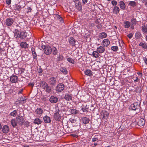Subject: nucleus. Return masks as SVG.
Returning <instances> with one entry per match:
<instances>
[{
	"mask_svg": "<svg viewBox=\"0 0 147 147\" xmlns=\"http://www.w3.org/2000/svg\"><path fill=\"white\" fill-rule=\"evenodd\" d=\"M15 36L17 38L24 39L26 37V35L25 33L23 31L18 32L15 34Z\"/></svg>",
	"mask_w": 147,
	"mask_h": 147,
	"instance_id": "obj_1",
	"label": "nucleus"
},
{
	"mask_svg": "<svg viewBox=\"0 0 147 147\" xmlns=\"http://www.w3.org/2000/svg\"><path fill=\"white\" fill-rule=\"evenodd\" d=\"M16 120V123L19 125H22L24 122V119L22 116L18 115L15 118Z\"/></svg>",
	"mask_w": 147,
	"mask_h": 147,
	"instance_id": "obj_2",
	"label": "nucleus"
},
{
	"mask_svg": "<svg viewBox=\"0 0 147 147\" xmlns=\"http://www.w3.org/2000/svg\"><path fill=\"white\" fill-rule=\"evenodd\" d=\"M56 78L52 77L50 78L49 80V83L51 85L55 86L57 84Z\"/></svg>",
	"mask_w": 147,
	"mask_h": 147,
	"instance_id": "obj_3",
	"label": "nucleus"
},
{
	"mask_svg": "<svg viewBox=\"0 0 147 147\" xmlns=\"http://www.w3.org/2000/svg\"><path fill=\"white\" fill-rule=\"evenodd\" d=\"M44 52L46 55H49L52 52V48L49 46H47L44 48Z\"/></svg>",
	"mask_w": 147,
	"mask_h": 147,
	"instance_id": "obj_4",
	"label": "nucleus"
},
{
	"mask_svg": "<svg viewBox=\"0 0 147 147\" xmlns=\"http://www.w3.org/2000/svg\"><path fill=\"white\" fill-rule=\"evenodd\" d=\"M64 88V85L63 84H59L56 86V90L58 92L62 91Z\"/></svg>",
	"mask_w": 147,
	"mask_h": 147,
	"instance_id": "obj_5",
	"label": "nucleus"
},
{
	"mask_svg": "<svg viewBox=\"0 0 147 147\" xmlns=\"http://www.w3.org/2000/svg\"><path fill=\"white\" fill-rule=\"evenodd\" d=\"M58 100V98L56 96H51L49 99L50 102L53 103H57Z\"/></svg>",
	"mask_w": 147,
	"mask_h": 147,
	"instance_id": "obj_6",
	"label": "nucleus"
},
{
	"mask_svg": "<svg viewBox=\"0 0 147 147\" xmlns=\"http://www.w3.org/2000/svg\"><path fill=\"white\" fill-rule=\"evenodd\" d=\"M139 107V104L137 102L134 103L131 105V109L133 110H136L137 109H138Z\"/></svg>",
	"mask_w": 147,
	"mask_h": 147,
	"instance_id": "obj_7",
	"label": "nucleus"
},
{
	"mask_svg": "<svg viewBox=\"0 0 147 147\" xmlns=\"http://www.w3.org/2000/svg\"><path fill=\"white\" fill-rule=\"evenodd\" d=\"M109 40L107 38L104 39L102 42L101 45L104 47H107L110 44Z\"/></svg>",
	"mask_w": 147,
	"mask_h": 147,
	"instance_id": "obj_8",
	"label": "nucleus"
},
{
	"mask_svg": "<svg viewBox=\"0 0 147 147\" xmlns=\"http://www.w3.org/2000/svg\"><path fill=\"white\" fill-rule=\"evenodd\" d=\"M26 99L27 98L26 97L22 96L18 98V100L19 103L22 104H24L26 102Z\"/></svg>",
	"mask_w": 147,
	"mask_h": 147,
	"instance_id": "obj_9",
	"label": "nucleus"
},
{
	"mask_svg": "<svg viewBox=\"0 0 147 147\" xmlns=\"http://www.w3.org/2000/svg\"><path fill=\"white\" fill-rule=\"evenodd\" d=\"M74 2L76 8L78 11H80L82 9V5L80 1L78 0H76Z\"/></svg>",
	"mask_w": 147,
	"mask_h": 147,
	"instance_id": "obj_10",
	"label": "nucleus"
},
{
	"mask_svg": "<svg viewBox=\"0 0 147 147\" xmlns=\"http://www.w3.org/2000/svg\"><path fill=\"white\" fill-rule=\"evenodd\" d=\"M14 20L13 19L8 18L5 20V24L7 26H10L13 23Z\"/></svg>",
	"mask_w": 147,
	"mask_h": 147,
	"instance_id": "obj_11",
	"label": "nucleus"
},
{
	"mask_svg": "<svg viewBox=\"0 0 147 147\" xmlns=\"http://www.w3.org/2000/svg\"><path fill=\"white\" fill-rule=\"evenodd\" d=\"M53 117L56 121H59L61 118V116L59 113L57 112L55 113L53 115Z\"/></svg>",
	"mask_w": 147,
	"mask_h": 147,
	"instance_id": "obj_12",
	"label": "nucleus"
},
{
	"mask_svg": "<svg viewBox=\"0 0 147 147\" xmlns=\"http://www.w3.org/2000/svg\"><path fill=\"white\" fill-rule=\"evenodd\" d=\"M18 77L16 75H12L10 78V81L12 83H16L18 80Z\"/></svg>",
	"mask_w": 147,
	"mask_h": 147,
	"instance_id": "obj_13",
	"label": "nucleus"
},
{
	"mask_svg": "<svg viewBox=\"0 0 147 147\" xmlns=\"http://www.w3.org/2000/svg\"><path fill=\"white\" fill-rule=\"evenodd\" d=\"M69 41L70 44L73 46H74L75 45L76 41L73 38H69Z\"/></svg>",
	"mask_w": 147,
	"mask_h": 147,
	"instance_id": "obj_14",
	"label": "nucleus"
},
{
	"mask_svg": "<svg viewBox=\"0 0 147 147\" xmlns=\"http://www.w3.org/2000/svg\"><path fill=\"white\" fill-rule=\"evenodd\" d=\"M145 121L144 119L141 118L137 122L138 125L140 126H143L145 124Z\"/></svg>",
	"mask_w": 147,
	"mask_h": 147,
	"instance_id": "obj_15",
	"label": "nucleus"
},
{
	"mask_svg": "<svg viewBox=\"0 0 147 147\" xmlns=\"http://www.w3.org/2000/svg\"><path fill=\"white\" fill-rule=\"evenodd\" d=\"M105 47L102 46H100L99 47H97V51L100 53H103L105 50Z\"/></svg>",
	"mask_w": 147,
	"mask_h": 147,
	"instance_id": "obj_16",
	"label": "nucleus"
},
{
	"mask_svg": "<svg viewBox=\"0 0 147 147\" xmlns=\"http://www.w3.org/2000/svg\"><path fill=\"white\" fill-rule=\"evenodd\" d=\"M9 130V127L7 125L4 126L2 128V131L4 133H7L8 132Z\"/></svg>",
	"mask_w": 147,
	"mask_h": 147,
	"instance_id": "obj_17",
	"label": "nucleus"
},
{
	"mask_svg": "<svg viewBox=\"0 0 147 147\" xmlns=\"http://www.w3.org/2000/svg\"><path fill=\"white\" fill-rule=\"evenodd\" d=\"M82 122L84 124L88 123L90 121V119L87 117H83L82 119Z\"/></svg>",
	"mask_w": 147,
	"mask_h": 147,
	"instance_id": "obj_18",
	"label": "nucleus"
},
{
	"mask_svg": "<svg viewBox=\"0 0 147 147\" xmlns=\"http://www.w3.org/2000/svg\"><path fill=\"white\" fill-rule=\"evenodd\" d=\"M120 9L119 7L117 6H115L114 7L113 9V12L114 13L117 14L119 13Z\"/></svg>",
	"mask_w": 147,
	"mask_h": 147,
	"instance_id": "obj_19",
	"label": "nucleus"
},
{
	"mask_svg": "<svg viewBox=\"0 0 147 147\" xmlns=\"http://www.w3.org/2000/svg\"><path fill=\"white\" fill-rule=\"evenodd\" d=\"M119 5L121 9L123 10H124L125 9L126 6L125 3L123 1H119Z\"/></svg>",
	"mask_w": 147,
	"mask_h": 147,
	"instance_id": "obj_20",
	"label": "nucleus"
},
{
	"mask_svg": "<svg viewBox=\"0 0 147 147\" xmlns=\"http://www.w3.org/2000/svg\"><path fill=\"white\" fill-rule=\"evenodd\" d=\"M43 119L45 122L46 123H50L51 122L50 118L47 115L43 117Z\"/></svg>",
	"mask_w": 147,
	"mask_h": 147,
	"instance_id": "obj_21",
	"label": "nucleus"
},
{
	"mask_svg": "<svg viewBox=\"0 0 147 147\" xmlns=\"http://www.w3.org/2000/svg\"><path fill=\"white\" fill-rule=\"evenodd\" d=\"M20 47L24 48H26L28 47V45L25 42H22L20 44Z\"/></svg>",
	"mask_w": 147,
	"mask_h": 147,
	"instance_id": "obj_22",
	"label": "nucleus"
},
{
	"mask_svg": "<svg viewBox=\"0 0 147 147\" xmlns=\"http://www.w3.org/2000/svg\"><path fill=\"white\" fill-rule=\"evenodd\" d=\"M99 53L97 51H94L92 53V55L93 57L96 58H98L100 55Z\"/></svg>",
	"mask_w": 147,
	"mask_h": 147,
	"instance_id": "obj_23",
	"label": "nucleus"
},
{
	"mask_svg": "<svg viewBox=\"0 0 147 147\" xmlns=\"http://www.w3.org/2000/svg\"><path fill=\"white\" fill-rule=\"evenodd\" d=\"M16 118L12 119L11 121V125L13 127H16L18 124V123H16Z\"/></svg>",
	"mask_w": 147,
	"mask_h": 147,
	"instance_id": "obj_24",
	"label": "nucleus"
},
{
	"mask_svg": "<svg viewBox=\"0 0 147 147\" xmlns=\"http://www.w3.org/2000/svg\"><path fill=\"white\" fill-rule=\"evenodd\" d=\"M72 97L71 94H67L65 95L64 99L67 101H69L72 100Z\"/></svg>",
	"mask_w": 147,
	"mask_h": 147,
	"instance_id": "obj_25",
	"label": "nucleus"
},
{
	"mask_svg": "<svg viewBox=\"0 0 147 147\" xmlns=\"http://www.w3.org/2000/svg\"><path fill=\"white\" fill-rule=\"evenodd\" d=\"M48 84L45 81H42L40 82V87L44 89Z\"/></svg>",
	"mask_w": 147,
	"mask_h": 147,
	"instance_id": "obj_26",
	"label": "nucleus"
},
{
	"mask_svg": "<svg viewBox=\"0 0 147 147\" xmlns=\"http://www.w3.org/2000/svg\"><path fill=\"white\" fill-rule=\"evenodd\" d=\"M44 89L45 92L48 93H50L51 91V88L50 86H49L48 84Z\"/></svg>",
	"mask_w": 147,
	"mask_h": 147,
	"instance_id": "obj_27",
	"label": "nucleus"
},
{
	"mask_svg": "<svg viewBox=\"0 0 147 147\" xmlns=\"http://www.w3.org/2000/svg\"><path fill=\"white\" fill-rule=\"evenodd\" d=\"M36 113L38 115L42 114L43 113V110L40 108H37L35 111Z\"/></svg>",
	"mask_w": 147,
	"mask_h": 147,
	"instance_id": "obj_28",
	"label": "nucleus"
},
{
	"mask_svg": "<svg viewBox=\"0 0 147 147\" xmlns=\"http://www.w3.org/2000/svg\"><path fill=\"white\" fill-rule=\"evenodd\" d=\"M84 73L86 75L89 76H91L92 75V71L89 69H87L85 71Z\"/></svg>",
	"mask_w": 147,
	"mask_h": 147,
	"instance_id": "obj_29",
	"label": "nucleus"
},
{
	"mask_svg": "<svg viewBox=\"0 0 147 147\" xmlns=\"http://www.w3.org/2000/svg\"><path fill=\"white\" fill-rule=\"evenodd\" d=\"M123 24L125 28H128L129 27V26H130L131 24L129 22L126 21L124 22Z\"/></svg>",
	"mask_w": 147,
	"mask_h": 147,
	"instance_id": "obj_30",
	"label": "nucleus"
},
{
	"mask_svg": "<svg viewBox=\"0 0 147 147\" xmlns=\"http://www.w3.org/2000/svg\"><path fill=\"white\" fill-rule=\"evenodd\" d=\"M107 34L105 32H102L99 34V36L100 38H103L107 37Z\"/></svg>",
	"mask_w": 147,
	"mask_h": 147,
	"instance_id": "obj_31",
	"label": "nucleus"
},
{
	"mask_svg": "<svg viewBox=\"0 0 147 147\" xmlns=\"http://www.w3.org/2000/svg\"><path fill=\"white\" fill-rule=\"evenodd\" d=\"M42 121L39 118H36L34 121V123L35 124L39 125L42 123Z\"/></svg>",
	"mask_w": 147,
	"mask_h": 147,
	"instance_id": "obj_32",
	"label": "nucleus"
},
{
	"mask_svg": "<svg viewBox=\"0 0 147 147\" xmlns=\"http://www.w3.org/2000/svg\"><path fill=\"white\" fill-rule=\"evenodd\" d=\"M53 54L54 55H56L57 54L58 50L55 47H53L52 48Z\"/></svg>",
	"mask_w": 147,
	"mask_h": 147,
	"instance_id": "obj_33",
	"label": "nucleus"
},
{
	"mask_svg": "<svg viewBox=\"0 0 147 147\" xmlns=\"http://www.w3.org/2000/svg\"><path fill=\"white\" fill-rule=\"evenodd\" d=\"M71 113L73 114H77L78 113V111L75 109H71L69 110Z\"/></svg>",
	"mask_w": 147,
	"mask_h": 147,
	"instance_id": "obj_34",
	"label": "nucleus"
},
{
	"mask_svg": "<svg viewBox=\"0 0 147 147\" xmlns=\"http://www.w3.org/2000/svg\"><path fill=\"white\" fill-rule=\"evenodd\" d=\"M64 57L62 55L59 54L57 57V59L58 61H61L63 60Z\"/></svg>",
	"mask_w": 147,
	"mask_h": 147,
	"instance_id": "obj_35",
	"label": "nucleus"
},
{
	"mask_svg": "<svg viewBox=\"0 0 147 147\" xmlns=\"http://www.w3.org/2000/svg\"><path fill=\"white\" fill-rule=\"evenodd\" d=\"M22 8V7L21 5L17 4L16 5V6L14 8V9L16 11H20Z\"/></svg>",
	"mask_w": 147,
	"mask_h": 147,
	"instance_id": "obj_36",
	"label": "nucleus"
},
{
	"mask_svg": "<svg viewBox=\"0 0 147 147\" xmlns=\"http://www.w3.org/2000/svg\"><path fill=\"white\" fill-rule=\"evenodd\" d=\"M142 31L145 33L147 32V25L143 24L142 27Z\"/></svg>",
	"mask_w": 147,
	"mask_h": 147,
	"instance_id": "obj_37",
	"label": "nucleus"
},
{
	"mask_svg": "<svg viewBox=\"0 0 147 147\" xmlns=\"http://www.w3.org/2000/svg\"><path fill=\"white\" fill-rule=\"evenodd\" d=\"M17 114V112L16 110H14L13 111L11 112L9 115L10 116L15 117Z\"/></svg>",
	"mask_w": 147,
	"mask_h": 147,
	"instance_id": "obj_38",
	"label": "nucleus"
},
{
	"mask_svg": "<svg viewBox=\"0 0 147 147\" xmlns=\"http://www.w3.org/2000/svg\"><path fill=\"white\" fill-rule=\"evenodd\" d=\"M142 36V35L140 32H137L135 34V37L137 39H140Z\"/></svg>",
	"mask_w": 147,
	"mask_h": 147,
	"instance_id": "obj_39",
	"label": "nucleus"
},
{
	"mask_svg": "<svg viewBox=\"0 0 147 147\" xmlns=\"http://www.w3.org/2000/svg\"><path fill=\"white\" fill-rule=\"evenodd\" d=\"M129 5L134 7L136 6L137 3L134 1H130L129 2Z\"/></svg>",
	"mask_w": 147,
	"mask_h": 147,
	"instance_id": "obj_40",
	"label": "nucleus"
},
{
	"mask_svg": "<svg viewBox=\"0 0 147 147\" xmlns=\"http://www.w3.org/2000/svg\"><path fill=\"white\" fill-rule=\"evenodd\" d=\"M139 45L144 49H147V44L142 42H140Z\"/></svg>",
	"mask_w": 147,
	"mask_h": 147,
	"instance_id": "obj_41",
	"label": "nucleus"
},
{
	"mask_svg": "<svg viewBox=\"0 0 147 147\" xmlns=\"http://www.w3.org/2000/svg\"><path fill=\"white\" fill-rule=\"evenodd\" d=\"M60 71L62 72L64 74H67V72L66 68L65 67H61L60 69Z\"/></svg>",
	"mask_w": 147,
	"mask_h": 147,
	"instance_id": "obj_42",
	"label": "nucleus"
},
{
	"mask_svg": "<svg viewBox=\"0 0 147 147\" xmlns=\"http://www.w3.org/2000/svg\"><path fill=\"white\" fill-rule=\"evenodd\" d=\"M104 118H107L109 115V113L106 111L103 112L102 113Z\"/></svg>",
	"mask_w": 147,
	"mask_h": 147,
	"instance_id": "obj_43",
	"label": "nucleus"
},
{
	"mask_svg": "<svg viewBox=\"0 0 147 147\" xmlns=\"http://www.w3.org/2000/svg\"><path fill=\"white\" fill-rule=\"evenodd\" d=\"M111 49L113 51H116L118 50V47L117 46H112L111 47Z\"/></svg>",
	"mask_w": 147,
	"mask_h": 147,
	"instance_id": "obj_44",
	"label": "nucleus"
},
{
	"mask_svg": "<svg viewBox=\"0 0 147 147\" xmlns=\"http://www.w3.org/2000/svg\"><path fill=\"white\" fill-rule=\"evenodd\" d=\"M32 53L34 59H37V55L35 51H32Z\"/></svg>",
	"mask_w": 147,
	"mask_h": 147,
	"instance_id": "obj_45",
	"label": "nucleus"
},
{
	"mask_svg": "<svg viewBox=\"0 0 147 147\" xmlns=\"http://www.w3.org/2000/svg\"><path fill=\"white\" fill-rule=\"evenodd\" d=\"M67 61L70 63L74 64V61L71 58H69L67 59Z\"/></svg>",
	"mask_w": 147,
	"mask_h": 147,
	"instance_id": "obj_46",
	"label": "nucleus"
},
{
	"mask_svg": "<svg viewBox=\"0 0 147 147\" xmlns=\"http://www.w3.org/2000/svg\"><path fill=\"white\" fill-rule=\"evenodd\" d=\"M131 22L133 24H136L137 22L136 19L134 18H133L131 20Z\"/></svg>",
	"mask_w": 147,
	"mask_h": 147,
	"instance_id": "obj_47",
	"label": "nucleus"
},
{
	"mask_svg": "<svg viewBox=\"0 0 147 147\" xmlns=\"http://www.w3.org/2000/svg\"><path fill=\"white\" fill-rule=\"evenodd\" d=\"M111 3L114 6H116V5L117 4V2L115 0H113L111 1Z\"/></svg>",
	"mask_w": 147,
	"mask_h": 147,
	"instance_id": "obj_48",
	"label": "nucleus"
},
{
	"mask_svg": "<svg viewBox=\"0 0 147 147\" xmlns=\"http://www.w3.org/2000/svg\"><path fill=\"white\" fill-rule=\"evenodd\" d=\"M84 106L83 105H82V110L83 112H84L86 111H87L88 110V109L86 107H84Z\"/></svg>",
	"mask_w": 147,
	"mask_h": 147,
	"instance_id": "obj_49",
	"label": "nucleus"
},
{
	"mask_svg": "<svg viewBox=\"0 0 147 147\" xmlns=\"http://www.w3.org/2000/svg\"><path fill=\"white\" fill-rule=\"evenodd\" d=\"M69 121L72 123H74L76 122V120L74 118H70L69 119Z\"/></svg>",
	"mask_w": 147,
	"mask_h": 147,
	"instance_id": "obj_50",
	"label": "nucleus"
},
{
	"mask_svg": "<svg viewBox=\"0 0 147 147\" xmlns=\"http://www.w3.org/2000/svg\"><path fill=\"white\" fill-rule=\"evenodd\" d=\"M32 10V9L30 7H28L27 9V13H28L29 12H31Z\"/></svg>",
	"mask_w": 147,
	"mask_h": 147,
	"instance_id": "obj_51",
	"label": "nucleus"
},
{
	"mask_svg": "<svg viewBox=\"0 0 147 147\" xmlns=\"http://www.w3.org/2000/svg\"><path fill=\"white\" fill-rule=\"evenodd\" d=\"M95 26L94 24L92 23H90L88 24V26L89 27H93Z\"/></svg>",
	"mask_w": 147,
	"mask_h": 147,
	"instance_id": "obj_52",
	"label": "nucleus"
},
{
	"mask_svg": "<svg viewBox=\"0 0 147 147\" xmlns=\"http://www.w3.org/2000/svg\"><path fill=\"white\" fill-rule=\"evenodd\" d=\"M102 25L101 24H98L96 25V27L98 29H101L102 28Z\"/></svg>",
	"mask_w": 147,
	"mask_h": 147,
	"instance_id": "obj_53",
	"label": "nucleus"
},
{
	"mask_svg": "<svg viewBox=\"0 0 147 147\" xmlns=\"http://www.w3.org/2000/svg\"><path fill=\"white\" fill-rule=\"evenodd\" d=\"M133 36V34L132 33H130L127 35V36L129 38L131 39L132 38Z\"/></svg>",
	"mask_w": 147,
	"mask_h": 147,
	"instance_id": "obj_54",
	"label": "nucleus"
},
{
	"mask_svg": "<svg viewBox=\"0 0 147 147\" xmlns=\"http://www.w3.org/2000/svg\"><path fill=\"white\" fill-rule=\"evenodd\" d=\"M136 91H138V92H141V87H137L136 89Z\"/></svg>",
	"mask_w": 147,
	"mask_h": 147,
	"instance_id": "obj_55",
	"label": "nucleus"
},
{
	"mask_svg": "<svg viewBox=\"0 0 147 147\" xmlns=\"http://www.w3.org/2000/svg\"><path fill=\"white\" fill-rule=\"evenodd\" d=\"M142 2L144 3L145 5L147 7V0H142Z\"/></svg>",
	"mask_w": 147,
	"mask_h": 147,
	"instance_id": "obj_56",
	"label": "nucleus"
},
{
	"mask_svg": "<svg viewBox=\"0 0 147 147\" xmlns=\"http://www.w3.org/2000/svg\"><path fill=\"white\" fill-rule=\"evenodd\" d=\"M100 20L99 19H97L95 21V23H96V24L98 25V24H101L100 23Z\"/></svg>",
	"mask_w": 147,
	"mask_h": 147,
	"instance_id": "obj_57",
	"label": "nucleus"
},
{
	"mask_svg": "<svg viewBox=\"0 0 147 147\" xmlns=\"http://www.w3.org/2000/svg\"><path fill=\"white\" fill-rule=\"evenodd\" d=\"M37 71L39 73H41L42 72V70L41 68H39L38 69Z\"/></svg>",
	"mask_w": 147,
	"mask_h": 147,
	"instance_id": "obj_58",
	"label": "nucleus"
},
{
	"mask_svg": "<svg viewBox=\"0 0 147 147\" xmlns=\"http://www.w3.org/2000/svg\"><path fill=\"white\" fill-rule=\"evenodd\" d=\"M11 0H6V3L8 5H10L11 3Z\"/></svg>",
	"mask_w": 147,
	"mask_h": 147,
	"instance_id": "obj_59",
	"label": "nucleus"
},
{
	"mask_svg": "<svg viewBox=\"0 0 147 147\" xmlns=\"http://www.w3.org/2000/svg\"><path fill=\"white\" fill-rule=\"evenodd\" d=\"M98 138H94L92 139V141L93 142H94L96 141H97L98 140Z\"/></svg>",
	"mask_w": 147,
	"mask_h": 147,
	"instance_id": "obj_60",
	"label": "nucleus"
},
{
	"mask_svg": "<svg viewBox=\"0 0 147 147\" xmlns=\"http://www.w3.org/2000/svg\"><path fill=\"white\" fill-rule=\"evenodd\" d=\"M28 85L33 87L34 86V83H30L28 84Z\"/></svg>",
	"mask_w": 147,
	"mask_h": 147,
	"instance_id": "obj_61",
	"label": "nucleus"
},
{
	"mask_svg": "<svg viewBox=\"0 0 147 147\" xmlns=\"http://www.w3.org/2000/svg\"><path fill=\"white\" fill-rule=\"evenodd\" d=\"M83 4H85L87 2V0H82Z\"/></svg>",
	"mask_w": 147,
	"mask_h": 147,
	"instance_id": "obj_62",
	"label": "nucleus"
},
{
	"mask_svg": "<svg viewBox=\"0 0 147 147\" xmlns=\"http://www.w3.org/2000/svg\"><path fill=\"white\" fill-rule=\"evenodd\" d=\"M23 89H21V90H19V92H18V94H21V93L22 92H23Z\"/></svg>",
	"mask_w": 147,
	"mask_h": 147,
	"instance_id": "obj_63",
	"label": "nucleus"
},
{
	"mask_svg": "<svg viewBox=\"0 0 147 147\" xmlns=\"http://www.w3.org/2000/svg\"><path fill=\"white\" fill-rule=\"evenodd\" d=\"M144 60L146 64H147V58H145L144 59Z\"/></svg>",
	"mask_w": 147,
	"mask_h": 147,
	"instance_id": "obj_64",
	"label": "nucleus"
}]
</instances>
